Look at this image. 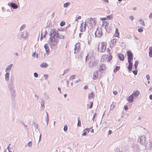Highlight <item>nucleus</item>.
<instances>
[{
  "label": "nucleus",
  "mask_w": 152,
  "mask_h": 152,
  "mask_svg": "<svg viewBox=\"0 0 152 152\" xmlns=\"http://www.w3.org/2000/svg\"><path fill=\"white\" fill-rule=\"evenodd\" d=\"M107 43L106 42H100L97 47V50L99 52L104 53L106 50Z\"/></svg>",
  "instance_id": "f257e3e1"
},
{
  "label": "nucleus",
  "mask_w": 152,
  "mask_h": 152,
  "mask_svg": "<svg viewBox=\"0 0 152 152\" xmlns=\"http://www.w3.org/2000/svg\"><path fill=\"white\" fill-rule=\"evenodd\" d=\"M112 58L113 57L111 54L109 55L104 54L102 56L100 61L102 62H104L105 61L108 62H110Z\"/></svg>",
  "instance_id": "f03ea898"
},
{
  "label": "nucleus",
  "mask_w": 152,
  "mask_h": 152,
  "mask_svg": "<svg viewBox=\"0 0 152 152\" xmlns=\"http://www.w3.org/2000/svg\"><path fill=\"white\" fill-rule=\"evenodd\" d=\"M90 60L88 64L89 67H92L96 66L97 64V62L95 60L94 57L93 56L90 57Z\"/></svg>",
  "instance_id": "7ed1b4c3"
},
{
  "label": "nucleus",
  "mask_w": 152,
  "mask_h": 152,
  "mask_svg": "<svg viewBox=\"0 0 152 152\" xmlns=\"http://www.w3.org/2000/svg\"><path fill=\"white\" fill-rule=\"evenodd\" d=\"M128 61H132L133 60V54L130 50L126 52Z\"/></svg>",
  "instance_id": "20e7f679"
},
{
  "label": "nucleus",
  "mask_w": 152,
  "mask_h": 152,
  "mask_svg": "<svg viewBox=\"0 0 152 152\" xmlns=\"http://www.w3.org/2000/svg\"><path fill=\"white\" fill-rule=\"evenodd\" d=\"M102 34L103 32L102 29L99 27L97 28L96 30V31L95 33L96 37H100L102 36Z\"/></svg>",
  "instance_id": "39448f33"
},
{
  "label": "nucleus",
  "mask_w": 152,
  "mask_h": 152,
  "mask_svg": "<svg viewBox=\"0 0 152 152\" xmlns=\"http://www.w3.org/2000/svg\"><path fill=\"white\" fill-rule=\"evenodd\" d=\"M90 26L93 28L96 24V21L94 19L90 18L88 22Z\"/></svg>",
  "instance_id": "423d86ee"
},
{
  "label": "nucleus",
  "mask_w": 152,
  "mask_h": 152,
  "mask_svg": "<svg viewBox=\"0 0 152 152\" xmlns=\"http://www.w3.org/2000/svg\"><path fill=\"white\" fill-rule=\"evenodd\" d=\"M50 35L51 37H56V38H58V37L59 34L56 30L52 29L51 30Z\"/></svg>",
  "instance_id": "0eeeda50"
},
{
  "label": "nucleus",
  "mask_w": 152,
  "mask_h": 152,
  "mask_svg": "<svg viewBox=\"0 0 152 152\" xmlns=\"http://www.w3.org/2000/svg\"><path fill=\"white\" fill-rule=\"evenodd\" d=\"M146 140V138L145 136H142L140 137L138 141L141 144H144Z\"/></svg>",
  "instance_id": "6e6552de"
},
{
  "label": "nucleus",
  "mask_w": 152,
  "mask_h": 152,
  "mask_svg": "<svg viewBox=\"0 0 152 152\" xmlns=\"http://www.w3.org/2000/svg\"><path fill=\"white\" fill-rule=\"evenodd\" d=\"M80 42H78L75 45L74 48L75 53H77L79 50L80 49Z\"/></svg>",
  "instance_id": "1a4fd4ad"
},
{
  "label": "nucleus",
  "mask_w": 152,
  "mask_h": 152,
  "mask_svg": "<svg viewBox=\"0 0 152 152\" xmlns=\"http://www.w3.org/2000/svg\"><path fill=\"white\" fill-rule=\"evenodd\" d=\"M86 22H85V23H83L81 24L80 26V31L81 32H83V31H85L86 30Z\"/></svg>",
  "instance_id": "9d476101"
},
{
  "label": "nucleus",
  "mask_w": 152,
  "mask_h": 152,
  "mask_svg": "<svg viewBox=\"0 0 152 152\" xmlns=\"http://www.w3.org/2000/svg\"><path fill=\"white\" fill-rule=\"evenodd\" d=\"M106 68V67L105 64H101L99 66V72H101L105 70Z\"/></svg>",
  "instance_id": "9b49d317"
},
{
  "label": "nucleus",
  "mask_w": 152,
  "mask_h": 152,
  "mask_svg": "<svg viewBox=\"0 0 152 152\" xmlns=\"http://www.w3.org/2000/svg\"><path fill=\"white\" fill-rule=\"evenodd\" d=\"M132 61H128L129 65L128 66L127 68L129 71H131L133 66V64L132 63Z\"/></svg>",
  "instance_id": "f8f14e48"
},
{
  "label": "nucleus",
  "mask_w": 152,
  "mask_h": 152,
  "mask_svg": "<svg viewBox=\"0 0 152 152\" xmlns=\"http://www.w3.org/2000/svg\"><path fill=\"white\" fill-rule=\"evenodd\" d=\"M119 59L121 61H123L125 58L123 54L119 53L118 54Z\"/></svg>",
  "instance_id": "ddd939ff"
},
{
  "label": "nucleus",
  "mask_w": 152,
  "mask_h": 152,
  "mask_svg": "<svg viewBox=\"0 0 152 152\" xmlns=\"http://www.w3.org/2000/svg\"><path fill=\"white\" fill-rule=\"evenodd\" d=\"M47 34V31H45L44 32H42L41 34V37L40 38L41 40H42L43 38L46 37V35Z\"/></svg>",
  "instance_id": "4468645a"
},
{
  "label": "nucleus",
  "mask_w": 152,
  "mask_h": 152,
  "mask_svg": "<svg viewBox=\"0 0 152 152\" xmlns=\"http://www.w3.org/2000/svg\"><path fill=\"white\" fill-rule=\"evenodd\" d=\"M57 38H56V37H51L50 38V40L52 42H57Z\"/></svg>",
  "instance_id": "2eb2a0df"
},
{
  "label": "nucleus",
  "mask_w": 152,
  "mask_h": 152,
  "mask_svg": "<svg viewBox=\"0 0 152 152\" xmlns=\"http://www.w3.org/2000/svg\"><path fill=\"white\" fill-rule=\"evenodd\" d=\"M133 96V95L131 94L127 99V100L129 102L132 103L133 101L134 98Z\"/></svg>",
  "instance_id": "dca6fc26"
},
{
  "label": "nucleus",
  "mask_w": 152,
  "mask_h": 152,
  "mask_svg": "<svg viewBox=\"0 0 152 152\" xmlns=\"http://www.w3.org/2000/svg\"><path fill=\"white\" fill-rule=\"evenodd\" d=\"M114 36L115 37H119V32L118 29V28H116V29Z\"/></svg>",
  "instance_id": "f3484780"
},
{
  "label": "nucleus",
  "mask_w": 152,
  "mask_h": 152,
  "mask_svg": "<svg viewBox=\"0 0 152 152\" xmlns=\"http://www.w3.org/2000/svg\"><path fill=\"white\" fill-rule=\"evenodd\" d=\"M98 78V72H95L93 75V79L96 80Z\"/></svg>",
  "instance_id": "a211bd4d"
},
{
  "label": "nucleus",
  "mask_w": 152,
  "mask_h": 152,
  "mask_svg": "<svg viewBox=\"0 0 152 152\" xmlns=\"http://www.w3.org/2000/svg\"><path fill=\"white\" fill-rule=\"evenodd\" d=\"M140 94V92L138 90L134 92L132 95H133V96L134 97H137Z\"/></svg>",
  "instance_id": "6ab92c4d"
},
{
  "label": "nucleus",
  "mask_w": 152,
  "mask_h": 152,
  "mask_svg": "<svg viewBox=\"0 0 152 152\" xmlns=\"http://www.w3.org/2000/svg\"><path fill=\"white\" fill-rule=\"evenodd\" d=\"M11 7L14 9H16L18 8V6L17 4L15 3H11L10 4Z\"/></svg>",
  "instance_id": "aec40b11"
},
{
  "label": "nucleus",
  "mask_w": 152,
  "mask_h": 152,
  "mask_svg": "<svg viewBox=\"0 0 152 152\" xmlns=\"http://www.w3.org/2000/svg\"><path fill=\"white\" fill-rule=\"evenodd\" d=\"M44 47L45 49L46 53L47 54H49L50 52V50L47 44H45L44 45Z\"/></svg>",
  "instance_id": "412c9836"
},
{
  "label": "nucleus",
  "mask_w": 152,
  "mask_h": 152,
  "mask_svg": "<svg viewBox=\"0 0 152 152\" xmlns=\"http://www.w3.org/2000/svg\"><path fill=\"white\" fill-rule=\"evenodd\" d=\"M149 56L151 57H152V46H150L149 48Z\"/></svg>",
  "instance_id": "4be33fe9"
},
{
  "label": "nucleus",
  "mask_w": 152,
  "mask_h": 152,
  "mask_svg": "<svg viewBox=\"0 0 152 152\" xmlns=\"http://www.w3.org/2000/svg\"><path fill=\"white\" fill-rule=\"evenodd\" d=\"M114 39L111 40L110 43L109 47L111 48H112L115 45V44L114 42Z\"/></svg>",
  "instance_id": "5701e85b"
},
{
  "label": "nucleus",
  "mask_w": 152,
  "mask_h": 152,
  "mask_svg": "<svg viewBox=\"0 0 152 152\" xmlns=\"http://www.w3.org/2000/svg\"><path fill=\"white\" fill-rule=\"evenodd\" d=\"M94 97V94L93 92L89 94L88 95V98L89 99H93Z\"/></svg>",
  "instance_id": "b1692460"
},
{
  "label": "nucleus",
  "mask_w": 152,
  "mask_h": 152,
  "mask_svg": "<svg viewBox=\"0 0 152 152\" xmlns=\"http://www.w3.org/2000/svg\"><path fill=\"white\" fill-rule=\"evenodd\" d=\"M93 101L90 102L89 103L87 104V106L89 108L91 109L93 106Z\"/></svg>",
  "instance_id": "393cba45"
},
{
  "label": "nucleus",
  "mask_w": 152,
  "mask_h": 152,
  "mask_svg": "<svg viewBox=\"0 0 152 152\" xmlns=\"http://www.w3.org/2000/svg\"><path fill=\"white\" fill-rule=\"evenodd\" d=\"M112 17L111 16H107V17L103 18L101 19V20L102 21H104L107 19H111Z\"/></svg>",
  "instance_id": "a878e982"
},
{
  "label": "nucleus",
  "mask_w": 152,
  "mask_h": 152,
  "mask_svg": "<svg viewBox=\"0 0 152 152\" xmlns=\"http://www.w3.org/2000/svg\"><path fill=\"white\" fill-rule=\"evenodd\" d=\"M27 35V32H24L22 33V35H21V37L22 38H25Z\"/></svg>",
  "instance_id": "bb28decb"
},
{
  "label": "nucleus",
  "mask_w": 152,
  "mask_h": 152,
  "mask_svg": "<svg viewBox=\"0 0 152 152\" xmlns=\"http://www.w3.org/2000/svg\"><path fill=\"white\" fill-rule=\"evenodd\" d=\"M48 66V65L45 63H42L40 65V66L42 68H46Z\"/></svg>",
  "instance_id": "cd10ccee"
},
{
  "label": "nucleus",
  "mask_w": 152,
  "mask_h": 152,
  "mask_svg": "<svg viewBox=\"0 0 152 152\" xmlns=\"http://www.w3.org/2000/svg\"><path fill=\"white\" fill-rule=\"evenodd\" d=\"M13 66L12 64H11L10 65H9L7 67V69H6V72H7L9 71L10 69Z\"/></svg>",
  "instance_id": "c85d7f7f"
},
{
  "label": "nucleus",
  "mask_w": 152,
  "mask_h": 152,
  "mask_svg": "<svg viewBox=\"0 0 152 152\" xmlns=\"http://www.w3.org/2000/svg\"><path fill=\"white\" fill-rule=\"evenodd\" d=\"M139 22L140 24L143 26H145L144 21L142 19H140L139 20Z\"/></svg>",
  "instance_id": "c756f323"
},
{
  "label": "nucleus",
  "mask_w": 152,
  "mask_h": 152,
  "mask_svg": "<svg viewBox=\"0 0 152 152\" xmlns=\"http://www.w3.org/2000/svg\"><path fill=\"white\" fill-rule=\"evenodd\" d=\"M138 63H139V62L137 61H135L134 66L135 69H136L137 68V66L138 65Z\"/></svg>",
  "instance_id": "7c9ffc66"
},
{
  "label": "nucleus",
  "mask_w": 152,
  "mask_h": 152,
  "mask_svg": "<svg viewBox=\"0 0 152 152\" xmlns=\"http://www.w3.org/2000/svg\"><path fill=\"white\" fill-rule=\"evenodd\" d=\"M120 69V67L119 66H117L115 67V69L114 70V72H116L118 71Z\"/></svg>",
  "instance_id": "2f4dec72"
},
{
  "label": "nucleus",
  "mask_w": 152,
  "mask_h": 152,
  "mask_svg": "<svg viewBox=\"0 0 152 152\" xmlns=\"http://www.w3.org/2000/svg\"><path fill=\"white\" fill-rule=\"evenodd\" d=\"M9 75H10V74L8 72L6 74L5 77V79H6V80H8L9 79Z\"/></svg>",
  "instance_id": "473e14b6"
},
{
  "label": "nucleus",
  "mask_w": 152,
  "mask_h": 152,
  "mask_svg": "<svg viewBox=\"0 0 152 152\" xmlns=\"http://www.w3.org/2000/svg\"><path fill=\"white\" fill-rule=\"evenodd\" d=\"M66 23L64 21H61L60 23V25L61 26H63L65 25Z\"/></svg>",
  "instance_id": "72a5a7b5"
},
{
  "label": "nucleus",
  "mask_w": 152,
  "mask_h": 152,
  "mask_svg": "<svg viewBox=\"0 0 152 152\" xmlns=\"http://www.w3.org/2000/svg\"><path fill=\"white\" fill-rule=\"evenodd\" d=\"M69 4L70 3L69 2L66 3L64 4V7H66L69 5Z\"/></svg>",
  "instance_id": "f704fd0d"
},
{
  "label": "nucleus",
  "mask_w": 152,
  "mask_h": 152,
  "mask_svg": "<svg viewBox=\"0 0 152 152\" xmlns=\"http://www.w3.org/2000/svg\"><path fill=\"white\" fill-rule=\"evenodd\" d=\"M77 126H78L80 127L81 126V121H80V120L79 119L78 120V123H77Z\"/></svg>",
  "instance_id": "c9c22d12"
},
{
  "label": "nucleus",
  "mask_w": 152,
  "mask_h": 152,
  "mask_svg": "<svg viewBox=\"0 0 152 152\" xmlns=\"http://www.w3.org/2000/svg\"><path fill=\"white\" fill-rule=\"evenodd\" d=\"M75 75H72L70 77V80H72L75 78Z\"/></svg>",
  "instance_id": "e433bc0d"
},
{
  "label": "nucleus",
  "mask_w": 152,
  "mask_h": 152,
  "mask_svg": "<svg viewBox=\"0 0 152 152\" xmlns=\"http://www.w3.org/2000/svg\"><path fill=\"white\" fill-rule=\"evenodd\" d=\"M115 104H114L113 103L112 104L110 107V108L111 109H113L115 107Z\"/></svg>",
  "instance_id": "4c0bfd02"
},
{
  "label": "nucleus",
  "mask_w": 152,
  "mask_h": 152,
  "mask_svg": "<svg viewBox=\"0 0 152 152\" xmlns=\"http://www.w3.org/2000/svg\"><path fill=\"white\" fill-rule=\"evenodd\" d=\"M133 73L134 74V75H136L137 74V70L136 69H135L134 70H133L132 71Z\"/></svg>",
  "instance_id": "58836bf2"
},
{
  "label": "nucleus",
  "mask_w": 152,
  "mask_h": 152,
  "mask_svg": "<svg viewBox=\"0 0 152 152\" xmlns=\"http://www.w3.org/2000/svg\"><path fill=\"white\" fill-rule=\"evenodd\" d=\"M64 131L65 132H66L67 130V125H65L64 126Z\"/></svg>",
  "instance_id": "ea45409f"
},
{
  "label": "nucleus",
  "mask_w": 152,
  "mask_h": 152,
  "mask_svg": "<svg viewBox=\"0 0 152 152\" xmlns=\"http://www.w3.org/2000/svg\"><path fill=\"white\" fill-rule=\"evenodd\" d=\"M32 145V142L31 141L29 142L27 144V146L28 147H31Z\"/></svg>",
  "instance_id": "a19ab883"
},
{
  "label": "nucleus",
  "mask_w": 152,
  "mask_h": 152,
  "mask_svg": "<svg viewBox=\"0 0 152 152\" xmlns=\"http://www.w3.org/2000/svg\"><path fill=\"white\" fill-rule=\"evenodd\" d=\"M138 31L140 32H142L143 31V28H141L138 29Z\"/></svg>",
  "instance_id": "79ce46f5"
},
{
  "label": "nucleus",
  "mask_w": 152,
  "mask_h": 152,
  "mask_svg": "<svg viewBox=\"0 0 152 152\" xmlns=\"http://www.w3.org/2000/svg\"><path fill=\"white\" fill-rule=\"evenodd\" d=\"M26 27V25H23L20 28V30H22L24 28Z\"/></svg>",
  "instance_id": "37998d69"
},
{
  "label": "nucleus",
  "mask_w": 152,
  "mask_h": 152,
  "mask_svg": "<svg viewBox=\"0 0 152 152\" xmlns=\"http://www.w3.org/2000/svg\"><path fill=\"white\" fill-rule=\"evenodd\" d=\"M107 52L109 54V55H111V50L109 48H107Z\"/></svg>",
  "instance_id": "c03bdc74"
},
{
  "label": "nucleus",
  "mask_w": 152,
  "mask_h": 152,
  "mask_svg": "<svg viewBox=\"0 0 152 152\" xmlns=\"http://www.w3.org/2000/svg\"><path fill=\"white\" fill-rule=\"evenodd\" d=\"M87 131L85 132L82 134V135L83 136H85L87 135Z\"/></svg>",
  "instance_id": "a18cd8bd"
},
{
  "label": "nucleus",
  "mask_w": 152,
  "mask_h": 152,
  "mask_svg": "<svg viewBox=\"0 0 152 152\" xmlns=\"http://www.w3.org/2000/svg\"><path fill=\"white\" fill-rule=\"evenodd\" d=\"M81 18V16H79L77 18V19H76V21H77L78 20L80 19Z\"/></svg>",
  "instance_id": "49530a36"
},
{
  "label": "nucleus",
  "mask_w": 152,
  "mask_h": 152,
  "mask_svg": "<svg viewBox=\"0 0 152 152\" xmlns=\"http://www.w3.org/2000/svg\"><path fill=\"white\" fill-rule=\"evenodd\" d=\"M146 77L148 80H149L150 79V76L148 75H147L146 76Z\"/></svg>",
  "instance_id": "de8ad7c7"
},
{
  "label": "nucleus",
  "mask_w": 152,
  "mask_h": 152,
  "mask_svg": "<svg viewBox=\"0 0 152 152\" xmlns=\"http://www.w3.org/2000/svg\"><path fill=\"white\" fill-rule=\"evenodd\" d=\"M34 76L35 77H38V75L37 73H34Z\"/></svg>",
  "instance_id": "09e8293b"
},
{
  "label": "nucleus",
  "mask_w": 152,
  "mask_h": 152,
  "mask_svg": "<svg viewBox=\"0 0 152 152\" xmlns=\"http://www.w3.org/2000/svg\"><path fill=\"white\" fill-rule=\"evenodd\" d=\"M113 94L115 95H117L118 94L117 92L116 91H113Z\"/></svg>",
  "instance_id": "8fccbe9b"
},
{
  "label": "nucleus",
  "mask_w": 152,
  "mask_h": 152,
  "mask_svg": "<svg viewBox=\"0 0 152 152\" xmlns=\"http://www.w3.org/2000/svg\"><path fill=\"white\" fill-rule=\"evenodd\" d=\"M124 108L126 110H128V106L127 105H125L124 107Z\"/></svg>",
  "instance_id": "3c124183"
},
{
  "label": "nucleus",
  "mask_w": 152,
  "mask_h": 152,
  "mask_svg": "<svg viewBox=\"0 0 152 152\" xmlns=\"http://www.w3.org/2000/svg\"><path fill=\"white\" fill-rule=\"evenodd\" d=\"M149 17L150 18H152V12H151L150 13L149 15Z\"/></svg>",
  "instance_id": "603ef678"
},
{
  "label": "nucleus",
  "mask_w": 152,
  "mask_h": 152,
  "mask_svg": "<svg viewBox=\"0 0 152 152\" xmlns=\"http://www.w3.org/2000/svg\"><path fill=\"white\" fill-rule=\"evenodd\" d=\"M130 18L131 20H133L134 19V17L133 16H131L130 17Z\"/></svg>",
  "instance_id": "864d4df0"
},
{
  "label": "nucleus",
  "mask_w": 152,
  "mask_h": 152,
  "mask_svg": "<svg viewBox=\"0 0 152 152\" xmlns=\"http://www.w3.org/2000/svg\"><path fill=\"white\" fill-rule=\"evenodd\" d=\"M85 130L87 131V133H88L90 131V129L87 128H86Z\"/></svg>",
  "instance_id": "5fc2aeb1"
},
{
  "label": "nucleus",
  "mask_w": 152,
  "mask_h": 152,
  "mask_svg": "<svg viewBox=\"0 0 152 152\" xmlns=\"http://www.w3.org/2000/svg\"><path fill=\"white\" fill-rule=\"evenodd\" d=\"M112 133V131L111 130H110L108 131V134H110Z\"/></svg>",
  "instance_id": "6e6d98bb"
},
{
  "label": "nucleus",
  "mask_w": 152,
  "mask_h": 152,
  "mask_svg": "<svg viewBox=\"0 0 152 152\" xmlns=\"http://www.w3.org/2000/svg\"><path fill=\"white\" fill-rule=\"evenodd\" d=\"M88 88V87L86 86H85L83 88V89L85 90H86Z\"/></svg>",
  "instance_id": "4d7b16f0"
},
{
  "label": "nucleus",
  "mask_w": 152,
  "mask_h": 152,
  "mask_svg": "<svg viewBox=\"0 0 152 152\" xmlns=\"http://www.w3.org/2000/svg\"><path fill=\"white\" fill-rule=\"evenodd\" d=\"M149 98L150 99L152 100V94L150 95L149 96Z\"/></svg>",
  "instance_id": "13d9d810"
},
{
  "label": "nucleus",
  "mask_w": 152,
  "mask_h": 152,
  "mask_svg": "<svg viewBox=\"0 0 152 152\" xmlns=\"http://www.w3.org/2000/svg\"><path fill=\"white\" fill-rule=\"evenodd\" d=\"M35 54H36L35 53H33L32 54V56H34V57H35Z\"/></svg>",
  "instance_id": "bf43d9fd"
},
{
  "label": "nucleus",
  "mask_w": 152,
  "mask_h": 152,
  "mask_svg": "<svg viewBox=\"0 0 152 152\" xmlns=\"http://www.w3.org/2000/svg\"><path fill=\"white\" fill-rule=\"evenodd\" d=\"M104 1L106 2H107V3H108V2H109V1H108V0H103Z\"/></svg>",
  "instance_id": "052dcab7"
},
{
  "label": "nucleus",
  "mask_w": 152,
  "mask_h": 152,
  "mask_svg": "<svg viewBox=\"0 0 152 152\" xmlns=\"http://www.w3.org/2000/svg\"><path fill=\"white\" fill-rule=\"evenodd\" d=\"M117 152H122V151H120L119 149H117Z\"/></svg>",
  "instance_id": "680f3d73"
},
{
  "label": "nucleus",
  "mask_w": 152,
  "mask_h": 152,
  "mask_svg": "<svg viewBox=\"0 0 152 152\" xmlns=\"http://www.w3.org/2000/svg\"><path fill=\"white\" fill-rule=\"evenodd\" d=\"M58 90L59 91L61 92V88H60V87H58Z\"/></svg>",
  "instance_id": "e2e57ef3"
},
{
  "label": "nucleus",
  "mask_w": 152,
  "mask_h": 152,
  "mask_svg": "<svg viewBox=\"0 0 152 152\" xmlns=\"http://www.w3.org/2000/svg\"><path fill=\"white\" fill-rule=\"evenodd\" d=\"M91 132L94 133V130L92 129L91 130Z\"/></svg>",
  "instance_id": "0e129e2a"
},
{
  "label": "nucleus",
  "mask_w": 152,
  "mask_h": 152,
  "mask_svg": "<svg viewBox=\"0 0 152 152\" xmlns=\"http://www.w3.org/2000/svg\"><path fill=\"white\" fill-rule=\"evenodd\" d=\"M66 96H67V95L66 94H65L64 95V96L65 98L66 97Z\"/></svg>",
  "instance_id": "69168bd1"
},
{
  "label": "nucleus",
  "mask_w": 152,
  "mask_h": 152,
  "mask_svg": "<svg viewBox=\"0 0 152 152\" xmlns=\"http://www.w3.org/2000/svg\"><path fill=\"white\" fill-rule=\"evenodd\" d=\"M88 57V55H87V56L86 57V59L87 60V58Z\"/></svg>",
  "instance_id": "338daca9"
},
{
  "label": "nucleus",
  "mask_w": 152,
  "mask_h": 152,
  "mask_svg": "<svg viewBox=\"0 0 152 152\" xmlns=\"http://www.w3.org/2000/svg\"><path fill=\"white\" fill-rule=\"evenodd\" d=\"M119 1H121L122 0H118Z\"/></svg>",
  "instance_id": "774afa93"
}]
</instances>
